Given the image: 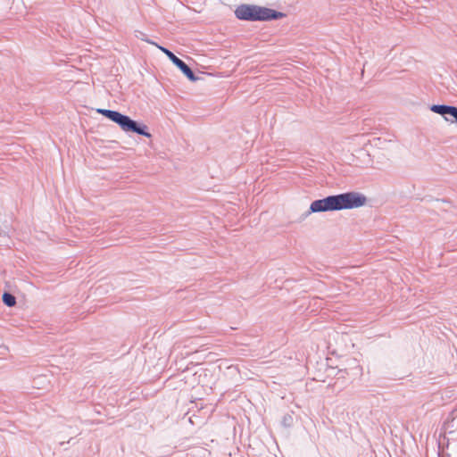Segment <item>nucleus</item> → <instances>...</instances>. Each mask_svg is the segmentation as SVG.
<instances>
[{
    "label": "nucleus",
    "mask_w": 457,
    "mask_h": 457,
    "mask_svg": "<svg viewBox=\"0 0 457 457\" xmlns=\"http://www.w3.org/2000/svg\"><path fill=\"white\" fill-rule=\"evenodd\" d=\"M449 106L447 104H432L429 107V110L435 113L442 115L445 120H450V118L447 117V112L449 111ZM452 109H450L451 111Z\"/></svg>",
    "instance_id": "nucleus-5"
},
{
    "label": "nucleus",
    "mask_w": 457,
    "mask_h": 457,
    "mask_svg": "<svg viewBox=\"0 0 457 457\" xmlns=\"http://www.w3.org/2000/svg\"><path fill=\"white\" fill-rule=\"evenodd\" d=\"M435 202H436L437 204L446 203L445 201H440V200H438V199H436Z\"/></svg>",
    "instance_id": "nucleus-9"
},
{
    "label": "nucleus",
    "mask_w": 457,
    "mask_h": 457,
    "mask_svg": "<svg viewBox=\"0 0 457 457\" xmlns=\"http://www.w3.org/2000/svg\"><path fill=\"white\" fill-rule=\"evenodd\" d=\"M366 202V196L359 192L350 191L337 195H331L322 199H318L312 202L308 212L303 214V217L306 218L311 213L315 212L354 209L363 206Z\"/></svg>",
    "instance_id": "nucleus-1"
},
{
    "label": "nucleus",
    "mask_w": 457,
    "mask_h": 457,
    "mask_svg": "<svg viewBox=\"0 0 457 457\" xmlns=\"http://www.w3.org/2000/svg\"><path fill=\"white\" fill-rule=\"evenodd\" d=\"M449 109H452L451 111L449 110L447 112V117L450 118L449 121L456 122L457 121V107L453 106V105H450Z\"/></svg>",
    "instance_id": "nucleus-7"
},
{
    "label": "nucleus",
    "mask_w": 457,
    "mask_h": 457,
    "mask_svg": "<svg viewBox=\"0 0 457 457\" xmlns=\"http://www.w3.org/2000/svg\"><path fill=\"white\" fill-rule=\"evenodd\" d=\"M2 300L3 303L8 307H12L16 304V297L9 292H4L3 294Z\"/></svg>",
    "instance_id": "nucleus-6"
},
{
    "label": "nucleus",
    "mask_w": 457,
    "mask_h": 457,
    "mask_svg": "<svg viewBox=\"0 0 457 457\" xmlns=\"http://www.w3.org/2000/svg\"><path fill=\"white\" fill-rule=\"evenodd\" d=\"M96 112L119 125V127L127 133H135L148 138L152 137L146 125L134 120L129 116L118 111L98 108L96 109Z\"/></svg>",
    "instance_id": "nucleus-3"
},
{
    "label": "nucleus",
    "mask_w": 457,
    "mask_h": 457,
    "mask_svg": "<svg viewBox=\"0 0 457 457\" xmlns=\"http://www.w3.org/2000/svg\"><path fill=\"white\" fill-rule=\"evenodd\" d=\"M456 123H457V120H456Z\"/></svg>",
    "instance_id": "nucleus-10"
},
{
    "label": "nucleus",
    "mask_w": 457,
    "mask_h": 457,
    "mask_svg": "<svg viewBox=\"0 0 457 457\" xmlns=\"http://www.w3.org/2000/svg\"><path fill=\"white\" fill-rule=\"evenodd\" d=\"M156 46L166 54V56L170 59V61L180 70V71L190 80L196 81L198 77L195 76V72L192 69L180 58L175 55L168 48L156 45Z\"/></svg>",
    "instance_id": "nucleus-4"
},
{
    "label": "nucleus",
    "mask_w": 457,
    "mask_h": 457,
    "mask_svg": "<svg viewBox=\"0 0 457 457\" xmlns=\"http://www.w3.org/2000/svg\"><path fill=\"white\" fill-rule=\"evenodd\" d=\"M236 17L240 21H276L286 16L285 13L254 4H240L235 10Z\"/></svg>",
    "instance_id": "nucleus-2"
},
{
    "label": "nucleus",
    "mask_w": 457,
    "mask_h": 457,
    "mask_svg": "<svg viewBox=\"0 0 457 457\" xmlns=\"http://www.w3.org/2000/svg\"><path fill=\"white\" fill-rule=\"evenodd\" d=\"M135 33H136V37H137V38H139V39H141V40H143V41H146L147 43H150V44H153V45H155V46L157 45V44L154 43L153 41H151V40L147 39V38L145 37H146V35H145L144 32L139 31V30H136V31H135Z\"/></svg>",
    "instance_id": "nucleus-8"
}]
</instances>
